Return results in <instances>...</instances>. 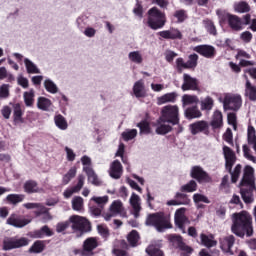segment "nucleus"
<instances>
[{"instance_id":"obj_1","label":"nucleus","mask_w":256,"mask_h":256,"mask_svg":"<svg viewBox=\"0 0 256 256\" xmlns=\"http://www.w3.org/2000/svg\"><path fill=\"white\" fill-rule=\"evenodd\" d=\"M161 115L157 120L156 133L167 135L173 129L171 125H179V106L166 105L161 109Z\"/></svg>"},{"instance_id":"obj_2","label":"nucleus","mask_w":256,"mask_h":256,"mask_svg":"<svg viewBox=\"0 0 256 256\" xmlns=\"http://www.w3.org/2000/svg\"><path fill=\"white\" fill-rule=\"evenodd\" d=\"M231 231L236 237H253V218L247 211L232 214Z\"/></svg>"},{"instance_id":"obj_3","label":"nucleus","mask_w":256,"mask_h":256,"mask_svg":"<svg viewBox=\"0 0 256 256\" xmlns=\"http://www.w3.org/2000/svg\"><path fill=\"white\" fill-rule=\"evenodd\" d=\"M146 225H152L159 232H163L165 229H171L173 227L171 224V218L169 216H165L163 213L148 215Z\"/></svg>"},{"instance_id":"obj_4","label":"nucleus","mask_w":256,"mask_h":256,"mask_svg":"<svg viewBox=\"0 0 256 256\" xmlns=\"http://www.w3.org/2000/svg\"><path fill=\"white\" fill-rule=\"evenodd\" d=\"M166 21L165 13L161 12L157 7H153L148 11L147 23L150 29H162V27H165Z\"/></svg>"},{"instance_id":"obj_5","label":"nucleus","mask_w":256,"mask_h":256,"mask_svg":"<svg viewBox=\"0 0 256 256\" xmlns=\"http://www.w3.org/2000/svg\"><path fill=\"white\" fill-rule=\"evenodd\" d=\"M222 103L225 111H239L243 105V99L239 94L226 93Z\"/></svg>"},{"instance_id":"obj_6","label":"nucleus","mask_w":256,"mask_h":256,"mask_svg":"<svg viewBox=\"0 0 256 256\" xmlns=\"http://www.w3.org/2000/svg\"><path fill=\"white\" fill-rule=\"evenodd\" d=\"M117 215H120V217H127V211H125L121 200L113 201L109 207V212L105 213L103 217L105 221H111L112 217H117Z\"/></svg>"},{"instance_id":"obj_7","label":"nucleus","mask_w":256,"mask_h":256,"mask_svg":"<svg viewBox=\"0 0 256 256\" xmlns=\"http://www.w3.org/2000/svg\"><path fill=\"white\" fill-rule=\"evenodd\" d=\"M29 245V239L22 238H5L3 240V251H11L12 249H19L21 247H27Z\"/></svg>"},{"instance_id":"obj_8","label":"nucleus","mask_w":256,"mask_h":256,"mask_svg":"<svg viewBox=\"0 0 256 256\" xmlns=\"http://www.w3.org/2000/svg\"><path fill=\"white\" fill-rule=\"evenodd\" d=\"M186 211H187V209H185V208H179L176 210V212L174 214L175 225H176V227H178V229H180V231H182V233H186L185 227H187V225H189V223H191L189 221V218L187 216H185Z\"/></svg>"},{"instance_id":"obj_9","label":"nucleus","mask_w":256,"mask_h":256,"mask_svg":"<svg viewBox=\"0 0 256 256\" xmlns=\"http://www.w3.org/2000/svg\"><path fill=\"white\" fill-rule=\"evenodd\" d=\"M99 247V238L89 237L87 238L82 245L83 250L80 252L81 256H91L93 251Z\"/></svg>"},{"instance_id":"obj_10","label":"nucleus","mask_w":256,"mask_h":256,"mask_svg":"<svg viewBox=\"0 0 256 256\" xmlns=\"http://www.w3.org/2000/svg\"><path fill=\"white\" fill-rule=\"evenodd\" d=\"M70 221L72 222V229L74 231H86L89 229V220L83 216L74 215L70 217Z\"/></svg>"},{"instance_id":"obj_11","label":"nucleus","mask_w":256,"mask_h":256,"mask_svg":"<svg viewBox=\"0 0 256 256\" xmlns=\"http://www.w3.org/2000/svg\"><path fill=\"white\" fill-rule=\"evenodd\" d=\"M7 225L16 227L17 229H23L26 225L31 223V220L21 217L19 214H11L6 220Z\"/></svg>"},{"instance_id":"obj_12","label":"nucleus","mask_w":256,"mask_h":256,"mask_svg":"<svg viewBox=\"0 0 256 256\" xmlns=\"http://www.w3.org/2000/svg\"><path fill=\"white\" fill-rule=\"evenodd\" d=\"M255 170L251 166H245L243 178L240 185H250V189H255Z\"/></svg>"},{"instance_id":"obj_13","label":"nucleus","mask_w":256,"mask_h":256,"mask_svg":"<svg viewBox=\"0 0 256 256\" xmlns=\"http://www.w3.org/2000/svg\"><path fill=\"white\" fill-rule=\"evenodd\" d=\"M193 51L199 53V55H202V57H205L206 59H213L216 53L215 47L211 45H198L193 47Z\"/></svg>"},{"instance_id":"obj_14","label":"nucleus","mask_w":256,"mask_h":256,"mask_svg":"<svg viewBox=\"0 0 256 256\" xmlns=\"http://www.w3.org/2000/svg\"><path fill=\"white\" fill-rule=\"evenodd\" d=\"M191 176L193 179H197L199 183H209V181H211L209 174H207V172H205L200 166L192 167Z\"/></svg>"},{"instance_id":"obj_15","label":"nucleus","mask_w":256,"mask_h":256,"mask_svg":"<svg viewBox=\"0 0 256 256\" xmlns=\"http://www.w3.org/2000/svg\"><path fill=\"white\" fill-rule=\"evenodd\" d=\"M234 245L235 236L233 235H229L220 239V249H222L224 253H229V255H233V250L231 249L233 248Z\"/></svg>"},{"instance_id":"obj_16","label":"nucleus","mask_w":256,"mask_h":256,"mask_svg":"<svg viewBox=\"0 0 256 256\" xmlns=\"http://www.w3.org/2000/svg\"><path fill=\"white\" fill-rule=\"evenodd\" d=\"M108 173L112 179H121V176L123 175V165L121 162L119 160H114L110 164Z\"/></svg>"},{"instance_id":"obj_17","label":"nucleus","mask_w":256,"mask_h":256,"mask_svg":"<svg viewBox=\"0 0 256 256\" xmlns=\"http://www.w3.org/2000/svg\"><path fill=\"white\" fill-rule=\"evenodd\" d=\"M190 130L192 135H197L198 133L209 135V124L206 121H197L190 125Z\"/></svg>"},{"instance_id":"obj_18","label":"nucleus","mask_w":256,"mask_h":256,"mask_svg":"<svg viewBox=\"0 0 256 256\" xmlns=\"http://www.w3.org/2000/svg\"><path fill=\"white\" fill-rule=\"evenodd\" d=\"M84 183H85V176L80 175L78 177V184L64 191L63 196L65 197V199H69L70 197L73 196L74 193H79V191L83 189Z\"/></svg>"},{"instance_id":"obj_19","label":"nucleus","mask_w":256,"mask_h":256,"mask_svg":"<svg viewBox=\"0 0 256 256\" xmlns=\"http://www.w3.org/2000/svg\"><path fill=\"white\" fill-rule=\"evenodd\" d=\"M182 90L184 91H197V79L191 77L189 74L183 75Z\"/></svg>"},{"instance_id":"obj_20","label":"nucleus","mask_w":256,"mask_h":256,"mask_svg":"<svg viewBox=\"0 0 256 256\" xmlns=\"http://www.w3.org/2000/svg\"><path fill=\"white\" fill-rule=\"evenodd\" d=\"M223 153L226 161V168L231 171L233 165H235L236 157L235 152L227 146L223 147Z\"/></svg>"},{"instance_id":"obj_21","label":"nucleus","mask_w":256,"mask_h":256,"mask_svg":"<svg viewBox=\"0 0 256 256\" xmlns=\"http://www.w3.org/2000/svg\"><path fill=\"white\" fill-rule=\"evenodd\" d=\"M133 93L137 99H143L147 97V90L145 89V82L138 80L133 85Z\"/></svg>"},{"instance_id":"obj_22","label":"nucleus","mask_w":256,"mask_h":256,"mask_svg":"<svg viewBox=\"0 0 256 256\" xmlns=\"http://www.w3.org/2000/svg\"><path fill=\"white\" fill-rule=\"evenodd\" d=\"M240 193L244 203H253V192L255 187L251 188V185H240Z\"/></svg>"},{"instance_id":"obj_23","label":"nucleus","mask_w":256,"mask_h":256,"mask_svg":"<svg viewBox=\"0 0 256 256\" xmlns=\"http://www.w3.org/2000/svg\"><path fill=\"white\" fill-rule=\"evenodd\" d=\"M23 189L25 193L33 194V193H43V188L39 187V184L35 180H27L24 185Z\"/></svg>"},{"instance_id":"obj_24","label":"nucleus","mask_w":256,"mask_h":256,"mask_svg":"<svg viewBox=\"0 0 256 256\" xmlns=\"http://www.w3.org/2000/svg\"><path fill=\"white\" fill-rule=\"evenodd\" d=\"M160 37L162 39H183V34L179 29L170 28L169 30H164L159 32Z\"/></svg>"},{"instance_id":"obj_25","label":"nucleus","mask_w":256,"mask_h":256,"mask_svg":"<svg viewBox=\"0 0 256 256\" xmlns=\"http://www.w3.org/2000/svg\"><path fill=\"white\" fill-rule=\"evenodd\" d=\"M146 253L149 256H163V251H161V241L152 242L147 248Z\"/></svg>"},{"instance_id":"obj_26","label":"nucleus","mask_w":256,"mask_h":256,"mask_svg":"<svg viewBox=\"0 0 256 256\" xmlns=\"http://www.w3.org/2000/svg\"><path fill=\"white\" fill-rule=\"evenodd\" d=\"M129 201L134 211V217L137 219V217H139V212L141 211V197L135 193H132Z\"/></svg>"},{"instance_id":"obj_27","label":"nucleus","mask_w":256,"mask_h":256,"mask_svg":"<svg viewBox=\"0 0 256 256\" xmlns=\"http://www.w3.org/2000/svg\"><path fill=\"white\" fill-rule=\"evenodd\" d=\"M228 25L232 28L233 31H242L243 30V21L237 15H231L228 19Z\"/></svg>"},{"instance_id":"obj_28","label":"nucleus","mask_w":256,"mask_h":256,"mask_svg":"<svg viewBox=\"0 0 256 256\" xmlns=\"http://www.w3.org/2000/svg\"><path fill=\"white\" fill-rule=\"evenodd\" d=\"M157 105H165L166 103H175L177 101V92L166 93L156 99Z\"/></svg>"},{"instance_id":"obj_29","label":"nucleus","mask_w":256,"mask_h":256,"mask_svg":"<svg viewBox=\"0 0 256 256\" xmlns=\"http://www.w3.org/2000/svg\"><path fill=\"white\" fill-rule=\"evenodd\" d=\"M193 105L194 107L199 105V97L195 95L185 94L182 96V107H189Z\"/></svg>"},{"instance_id":"obj_30","label":"nucleus","mask_w":256,"mask_h":256,"mask_svg":"<svg viewBox=\"0 0 256 256\" xmlns=\"http://www.w3.org/2000/svg\"><path fill=\"white\" fill-rule=\"evenodd\" d=\"M83 170L85 171L86 175H88V181L92 183V185H101V180H99V177H97V174L95 171H93V168L84 167Z\"/></svg>"},{"instance_id":"obj_31","label":"nucleus","mask_w":256,"mask_h":256,"mask_svg":"<svg viewBox=\"0 0 256 256\" xmlns=\"http://www.w3.org/2000/svg\"><path fill=\"white\" fill-rule=\"evenodd\" d=\"M201 243L204 245V247H207L208 249H211V247H217V240H215V237L213 235H200Z\"/></svg>"},{"instance_id":"obj_32","label":"nucleus","mask_w":256,"mask_h":256,"mask_svg":"<svg viewBox=\"0 0 256 256\" xmlns=\"http://www.w3.org/2000/svg\"><path fill=\"white\" fill-rule=\"evenodd\" d=\"M215 105V100L211 96H206L200 101L201 111H211Z\"/></svg>"},{"instance_id":"obj_33","label":"nucleus","mask_w":256,"mask_h":256,"mask_svg":"<svg viewBox=\"0 0 256 256\" xmlns=\"http://www.w3.org/2000/svg\"><path fill=\"white\" fill-rule=\"evenodd\" d=\"M245 95L250 101H256V87L249 80L246 81Z\"/></svg>"},{"instance_id":"obj_34","label":"nucleus","mask_w":256,"mask_h":256,"mask_svg":"<svg viewBox=\"0 0 256 256\" xmlns=\"http://www.w3.org/2000/svg\"><path fill=\"white\" fill-rule=\"evenodd\" d=\"M211 125L213 129H219L220 127H223V114L221 111L214 112Z\"/></svg>"},{"instance_id":"obj_35","label":"nucleus","mask_w":256,"mask_h":256,"mask_svg":"<svg viewBox=\"0 0 256 256\" xmlns=\"http://www.w3.org/2000/svg\"><path fill=\"white\" fill-rule=\"evenodd\" d=\"M202 113L201 110L196 106L187 108L185 110V116L187 119H199L201 117Z\"/></svg>"},{"instance_id":"obj_36","label":"nucleus","mask_w":256,"mask_h":256,"mask_svg":"<svg viewBox=\"0 0 256 256\" xmlns=\"http://www.w3.org/2000/svg\"><path fill=\"white\" fill-rule=\"evenodd\" d=\"M172 241L178 243L179 249L184 253H193V248L183 243V238L181 236H173Z\"/></svg>"},{"instance_id":"obj_37","label":"nucleus","mask_w":256,"mask_h":256,"mask_svg":"<svg viewBox=\"0 0 256 256\" xmlns=\"http://www.w3.org/2000/svg\"><path fill=\"white\" fill-rule=\"evenodd\" d=\"M128 59L131 63L141 65V63H143V54L139 50L132 51L128 54Z\"/></svg>"},{"instance_id":"obj_38","label":"nucleus","mask_w":256,"mask_h":256,"mask_svg":"<svg viewBox=\"0 0 256 256\" xmlns=\"http://www.w3.org/2000/svg\"><path fill=\"white\" fill-rule=\"evenodd\" d=\"M24 65L26 67L27 73H30L32 75H37L41 73V70L33 63V61L29 60V58L24 59Z\"/></svg>"},{"instance_id":"obj_39","label":"nucleus","mask_w":256,"mask_h":256,"mask_svg":"<svg viewBox=\"0 0 256 256\" xmlns=\"http://www.w3.org/2000/svg\"><path fill=\"white\" fill-rule=\"evenodd\" d=\"M54 123L58 129H61V131H66L67 127H69L67 120L61 114H58L54 117Z\"/></svg>"},{"instance_id":"obj_40","label":"nucleus","mask_w":256,"mask_h":256,"mask_svg":"<svg viewBox=\"0 0 256 256\" xmlns=\"http://www.w3.org/2000/svg\"><path fill=\"white\" fill-rule=\"evenodd\" d=\"M23 97L26 107H33V103H35V90L30 89L24 92Z\"/></svg>"},{"instance_id":"obj_41","label":"nucleus","mask_w":256,"mask_h":256,"mask_svg":"<svg viewBox=\"0 0 256 256\" xmlns=\"http://www.w3.org/2000/svg\"><path fill=\"white\" fill-rule=\"evenodd\" d=\"M44 87L48 93H51L52 95H56V93H59V87H57V84L53 82L51 79H46L44 81Z\"/></svg>"},{"instance_id":"obj_42","label":"nucleus","mask_w":256,"mask_h":256,"mask_svg":"<svg viewBox=\"0 0 256 256\" xmlns=\"http://www.w3.org/2000/svg\"><path fill=\"white\" fill-rule=\"evenodd\" d=\"M52 103L51 101L46 97H39L37 100V107L41 111H49V108L51 107Z\"/></svg>"},{"instance_id":"obj_43","label":"nucleus","mask_w":256,"mask_h":256,"mask_svg":"<svg viewBox=\"0 0 256 256\" xmlns=\"http://www.w3.org/2000/svg\"><path fill=\"white\" fill-rule=\"evenodd\" d=\"M234 11L236 13H249V11H251V7L247 2H236L234 4Z\"/></svg>"},{"instance_id":"obj_44","label":"nucleus","mask_w":256,"mask_h":256,"mask_svg":"<svg viewBox=\"0 0 256 256\" xmlns=\"http://www.w3.org/2000/svg\"><path fill=\"white\" fill-rule=\"evenodd\" d=\"M13 117L14 123H23V111L21 110L20 104L14 105Z\"/></svg>"},{"instance_id":"obj_45","label":"nucleus","mask_w":256,"mask_h":256,"mask_svg":"<svg viewBox=\"0 0 256 256\" xmlns=\"http://www.w3.org/2000/svg\"><path fill=\"white\" fill-rule=\"evenodd\" d=\"M25 199V195L23 194H10L6 197V201L11 203L12 205H17V203H22Z\"/></svg>"},{"instance_id":"obj_46","label":"nucleus","mask_w":256,"mask_h":256,"mask_svg":"<svg viewBox=\"0 0 256 256\" xmlns=\"http://www.w3.org/2000/svg\"><path fill=\"white\" fill-rule=\"evenodd\" d=\"M43 235H46L47 237H51L53 235L49 226H43L40 230L34 232V237L37 239H42Z\"/></svg>"},{"instance_id":"obj_47","label":"nucleus","mask_w":256,"mask_h":256,"mask_svg":"<svg viewBox=\"0 0 256 256\" xmlns=\"http://www.w3.org/2000/svg\"><path fill=\"white\" fill-rule=\"evenodd\" d=\"M127 239L131 247H137V243H139V233L133 230L128 234Z\"/></svg>"},{"instance_id":"obj_48","label":"nucleus","mask_w":256,"mask_h":256,"mask_svg":"<svg viewBox=\"0 0 256 256\" xmlns=\"http://www.w3.org/2000/svg\"><path fill=\"white\" fill-rule=\"evenodd\" d=\"M76 175H77V168L76 167L70 168L69 171L63 176L62 183H64V185L69 184L71 179H73V177H75Z\"/></svg>"},{"instance_id":"obj_49","label":"nucleus","mask_w":256,"mask_h":256,"mask_svg":"<svg viewBox=\"0 0 256 256\" xmlns=\"http://www.w3.org/2000/svg\"><path fill=\"white\" fill-rule=\"evenodd\" d=\"M72 209L74 211H83V199L81 196H76L72 199Z\"/></svg>"},{"instance_id":"obj_50","label":"nucleus","mask_w":256,"mask_h":256,"mask_svg":"<svg viewBox=\"0 0 256 256\" xmlns=\"http://www.w3.org/2000/svg\"><path fill=\"white\" fill-rule=\"evenodd\" d=\"M197 61H199V55L191 54L188 56V60L186 62L188 69H195L197 67Z\"/></svg>"},{"instance_id":"obj_51","label":"nucleus","mask_w":256,"mask_h":256,"mask_svg":"<svg viewBox=\"0 0 256 256\" xmlns=\"http://www.w3.org/2000/svg\"><path fill=\"white\" fill-rule=\"evenodd\" d=\"M91 201H94V203H96V205H99V207H105V205L109 203V196H102V197L93 196L91 198Z\"/></svg>"},{"instance_id":"obj_52","label":"nucleus","mask_w":256,"mask_h":256,"mask_svg":"<svg viewBox=\"0 0 256 256\" xmlns=\"http://www.w3.org/2000/svg\"><path fill=\"white\" fill-rule=\"evenodd\" d=\"M137 137V129L126 130L122 133V138L124 141H131Z\"/></svg>"},{"instance_id":"obj_53","label":"nucleus","mask_w":256,"mask_h":256,"mask_svg":"<svg viewBox=\"0 0 256 256\" xmlns=\"http://www.w3.org/2000/svg\"><path fill=\"white\" fill-rule=\"evenodd\" d=\"M137 127H139L141 134L147 135L151 133V127L149 126V122H147V120L138 123Z\"/></svg>"},{"instance_id":"obj_54","label":"nucleus","mask_w":256,"mask_h":256,"mask_svg":"<svg viewBox=\"0 0 256 256\" xmlns=\"http://www.w3.org/2000/svg\"><path fill=\"white\" fill-rule=\"evenodd\" d=\"M43 249H45V245L43 244V242L36 241L29 249V253H42Z\"/></svg>"},{"instance_id":"obj_55","label":"nucleus","mask_w":256,"mask_h":256,"mask_svg":"<svg viewBox=\"0 0 256 256\" xmlns=\"http://www.w3.org/2000/svg\"><path fill=\"white\" fill-rule=\"evenodd\" d=\"M181 191H186L187 193H193V191H197V182L191 180L188 184H185L181 187Z\"/></svg>"},{"instance_id":"obj_56","label":"nucleus","mask_w":256,"mask_h":256,"mask_svg":"<svg viewBox=\"0 0 256 256\" xmlns=\"http://www.w3.org/2000/svg\"><path fill=\"white\" fill-rule=\"evenodd\" d=\"M204 25L210 35H217V28H215V24L211 20L204 21Z\"/></svg>"},{"instance_id":"obj_57","label":"nucleus","mask_w":256,"mask_h":256,"mask_svg":"<svg viewBox=\"0 0 256 256\" xmlns=\"http://www.w3.org/2000/svg\"><path fill=\"white\" fill-rule=\"evenodd\" d=\"M216 15H218L220 23H225V21H229V17H231L232 14L227 13L225 10H217Z\"/></svg>"},{"instance_id":"obj_58","label":"nucleus","mask_w":256,"mask_h":256,"mask_svg":"<svg viewBox=\"0 0 256 256\" xmlns=\"http://www.w3.org/2000/svg\"><path fill=\"white\" fill-rule=\"evenodd\" d=\"M193 201L194 203H207V204L211 203V201H209V198H207V196L199 193H196L193 195Z\"/></svg>"},{"instance_id":"obj_59","label":"nucleus","mask_w":256,"mask_h":256,"mask_svg":"<svg viewBox=\"0 0 256 256\" xmlns=\"http://www.w3.org/2000/svg\"><path fill=\"white\" fill-rule=\"evenodd\" d=\"M191 203L190 199H185V200H170L166 202V205L169 207L171 206H177V205H189Z\"/></svg>"},{"instance_id":"obj_60","label":"nucleus","mask_w":256,"mask_h":256,"mask_svg":"<svg viewBox=\"0 0 256 256\" xmlns=\"http://www.w3.org/2000/svg\"><path fill=\"white\" fill-rule=\"evenodd\" d=\"M239 175H241V164L236 165L234 171L231 173L232 183H237Z\"/></svg>"},{"instance_id":"obj_61","label":"nucleus","mask_w":256,"mask_h":256,"mask_svg":"<svg viewBox=\"0 0 256 256\" xmlns=\"http://www.w3.org/2000/svg\"><path fill=\"white\" fill-rule=\"evenodd\" d=\"M9 84H2L0 86V99H7L9 97Z\"/></svg>"},{"instance_id":"obj_62","label":"nucleus","mask_w":256,"mask_h":256,"mask_svg":"<svg viewBox=\"0 0 256 256\" xmlns=\"http://www.w3.org/2000/svg\"><path fill=\"white\" fill-rule=\"evenodd\" d=\"M174 17L177 19L178 23H183V21H185V19H187V13H185L184 10H177L174 13Z\"/></svg>"},{"instance_id":"obj_63","label":"nucleus","mask_w":256,"mask_h":256,"mask_svg":"<svg viewBox=\"0 0 256 256\" xmlns=\"http://www.w3.org/2000/svg\"><path fill=\"white\" fill-rule=\"evenodd\" d=\"M17 83L20 87H23V89H27L29 87V80L21 74L17 77Z\"/></svg>"},{"instance_id":"obj_64","label":"nucleus","mask_w":256,"mask_h":256,"mask_svg":"<svg viewBox=\"0 0 256 256\" xmlns=\"http://www.w3.org/2000/svg\"><path fill=\"white\" fill-rule=\"evenodd\" d=\"M97 230L99 235H101V237H109V228H107V226L105 225H98L97 226Z\"/></svg>"}]
</instances>
